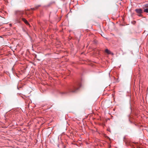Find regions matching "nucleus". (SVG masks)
I'll return each instance as SVG.
<instances>
[{
    "label": "nucleus",
    "mask_w": 148,
    "mask_h": 148,
    "mask_svg": "<svg viewBox=\"0 0 148 148\" xmlns=\"http://www.w3.org/2000/svg\"><path fill=\"white\" fill-rule=\"evenodd\" d=\"M135 11L137 13V15L139 16H142L141 14L143 12V10L140 8L136 9L135 10Z\"/></svg>",
    "instance_id": "nucleus-1"
},
{
    "label": "nucleus",
    "mask_w": 148,
    "mask_h": 148,
    "mask_svg": "<svg viewBox=\"0 0 148 148\" xmlns=\"http://www.w3.org/2000/svg\"><path fill=\"white\" fill-rule=\"evenodd\" d=\"M79 89V88H76V87H74L70 89V92L73 93H75L77 92L78 90Z\"/></svg>",
    "instance_id": "nucleus-2"
},
{
    "label": "nucleus",
    "mask_w": 148,
    "mask_h": 148,
    "mask_svg": "<svg viewBox=\"0 0 148 148\" xmlns=\"http://www.w3.org/2000/svg\"><path fill=\"white\" fill-rule=\"evenodd\" d=\"M105 51L108 54H111L112 55H114V54L113 53H112L111 51H109L107 49H106L105 50Z\"/></svg>",
    "instance_id": "nucleus-3"
},
{
    "label": "nucleus",
    "mask_w": 148,
    "mask_h": 148,
    "mask_svg": "<svg viewBox=\"0 0 148 148\" xmlns=\"http://www.w3.org/2000/svg\"><path fill=\"white\" fill-rule=\"evenodd\" d=\"M22 20V21H23L27 25H29V24L28 21L25 18H23Z\"/></svg>",
    "instance_id": "nucleus-4"
},
{
    "label": "nucleus",
    "mask_w": 148,
    "mask_h": 148,
    "mask_svg": "<svg viewBox=\"0 0 148 148\" xmlns=\"http://www.w3.org/2000/svg\"><path fill=\"white\" fill-rule=\"evenodd\" d=\"M143 8L144 9L146 8H148V5L146 4L144 5L143 6Z\"/></svg>",
    "instance_id": "nucleus-5"
},
{
    "label": "nucleus",
    "mask_w": 148,
    "mask_h": 148,
    "mask_svg": "<svg viewBox=\"0 0 148 148\" xmlns=\"http://www.w3.org/2000/svg\"><path fill=\"white\" fill-rule=\"evenodd\" d=\"M144 12L148 13V8L145 9L144 10Z\"/></svg>",
    "instance_id": "nucleus-6"
},
{
    "label": "nucleus",
    "mask_w": 148,
    "mask_h": 148,
    "mask_svg": "<svg viewBox=\"0 0 148 148\" xmlns=\"http://www.w3.org/2000/svg\"><path fill=\"white\" fill-rule=\"evenodd\" d=\"M129 121L131 123H132V122L131 120V119H129Z\"/></svg>",
    "instance_id": "nucleus-7"
},
{
    "label": "nucleus",
    "mask_w": 148,
    "mask_h": 148,
    "mask_svg": "<svg viewBox=\"0 0 148 148\" xmlns=\"http://www.w3.org/2000/svg\"><path fill=\"white\" fill-rule=\"evenodd\" d=\"M31 9L32 10H34V8H31Z\"/></svg>",
    "instance_id": "nucleus-8"
},
{
    "label": "nucleus",
    "mask_w": 148,
    "mask_h": 148,
    "mask_svg": "<svg viewBox=\"0 0 148 148\" xmlns=\"http://www.w3.org/2000/svg\"><path fill=\"white\" fill-rule=\"evenodd\" d=\"M22 14H23V12H22Z\"/></svg>",
    "instance_id": "nucleus-9"
}]
</instances>
